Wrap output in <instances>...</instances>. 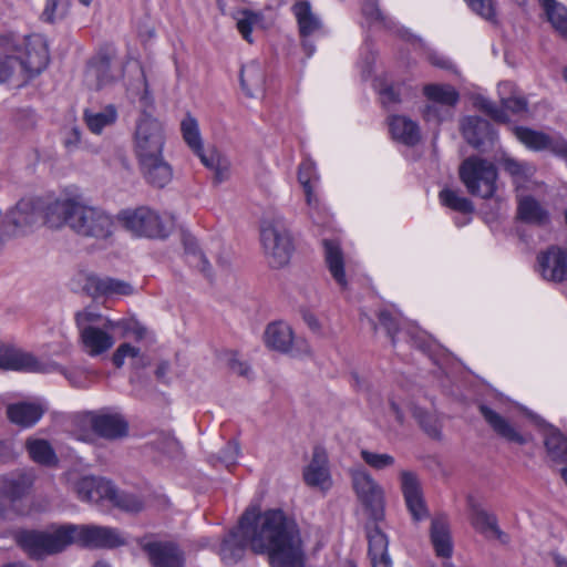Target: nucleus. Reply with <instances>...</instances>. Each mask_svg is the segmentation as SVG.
<instances>
[{"label":"nucleus","mask_w":567,"mask_h":567,"mask_svg":"<svg viewBox=\"0 0 567 567\" xmlns=\"http://www.w3.org/2000/svg\"><path fill=\"white\" fill-rule=\"evenodd\" d=\"M239 532L254 553L268 555L271 567H302L300 538L281 511L259 514L248 508L239 520Z\"/></svg>","instance_id":"obj_1"},{"label":"nucleus","mask_w":567,"mask_h":567,"mask_svg":"<svg viewBox=\"0 0 567 567\" xmlns=\"http://www.w3.org/2000/svg\"><path fill=\"white\" fill-rule=\"evenodd\" d=\"M17 544L33 559L64 550L71 544L90 548H114L124 544L116 529L96 525H62L45 530H21Z\"/></svg>","instance_id":"obj_2"},{"label":"nucleus","mask_w":567,"mask_h":567,"mask_svg":"<svg viewBox=\"0 0 567 567\" xmlns=\"http://www.w3.org/2000/svg\"><path fill=\"white\" fill-rule=\"evenodd\" d=\"M44 221L51 228L69 226L79 236L97 240L109 239L116 229L113 215L69 195L60 196L45 206Z\"/></svg>","instance_id":"obj_3"},{"label":"nucleus","mask_w":567,"mask_h":567,"mask_svg":"<svg viewBox=\"0 0 567 567\" xmlns=\"http://www.w3.org/2000/svg\"><path fill=\"white\" fill-rule=\"evenodd\" d=\"M260 241L268 264L272 268H281L289 262L293 252V243L282 216L274 214L261 220Z\"/></svg>","instance_id":"obj_4"},{"label":"nucleus","mask_w":567,"mask_h":567,"mask_svg":"<svg viewBox=\"0 0 567 567\" xmlns=\"http://www.w3.org/2000/svg\"><path fill=\"white\" fill-rule=\"evenodd\" d=\"M460 178L467 192L484 199L494 196L497 171L493 163L480 156H470L460 166Z\"/></svg>","instance_id":"obj_5"},{"label":"nucleus","mask_w":567,"mask_h":567,"mask_svg":"<svg viewBox=\"0 0 567 567\" xmlns=\"http://www.w3.org/2000/svg\"><path fill=\"white\" fill-rule=\"evenodd\" d=\"M133 144L136 159L159 156L165 145L163 124L151 114L143 112L136 122Z\"/></svg>","instance_id":"obj_6"},{"label":"nucleus","mask_w":567,"mask_h":567,"mask_svg":"<svg viewBox=\"0 0 567 567\" xmlns=\"http://www.w3.org/2000/svg\"><path fill=\"white\" fill-rule=\"evenodd\" d=\"M75 491L80 499L99 504L104 501L117 504L127 511H140L141 503L130 496H120L110 481L97 477H83L75 484Z\"/></svg>","instance_id":"obj_7"},{"label":"nucleus","mask_w":567,"mask_h":567,"mask_svg":"<svg viewBox=\"0 0 567 567\" xmlns=\"http://www.w3.org/2000/svg\"><path fill=\"white\" fill-rule=\"evenodd\" d=\"M116 220L136 237L163 238L167 236L161 216L145 206L123 209L117 214Z\"/></svg>","instance_id":"obj_8"},{"label":"nucleus","mask_w":567,"mask_h":567,"mask_svg":"<svg viewBox=\"0 0 567 567\" xmlns=\"http://www.w3.org/2000/svg\"><path fill=\"white\" fill-rule=\"evenodd\" d=\"M352 484L355 494L369 511L372 519L379 522L384 516L383 489L374 478L363 470L352 472Z\"/></svg>","instance_id":"obj_9"},{"label":"nucleus","mask_w":567,"mask_h":567,"mask_svg":"<svg viewBox=\"0 0 567 567\" xmlns=\"http://www.w3.org/2000/svg\"><path fill=\"white\" fill-rule=\"evenodd\" d=\"M79 426H90L100 437L118 440L126 436L128 424L118 413L86 412L78 417Z\"/></svg>","instance_id":"obj_10"},{"label":"nucleus","mask_w":567,"mask_h":567,"mask_svg":"<svg viewBox=\"0 0 567 567\" xmlns=\"http://www.w3.org/2000/svg\"><path fill=\"white\" fill-rule=\"evenodd\" d=\"M16 58L19 71L25 78L39 74L49 63V50L47 42L41 37H28L23 41V52L18 47Z\"/></svg>","instance_id":"obj_11"},{"label":"nucleus","mask_w":567,"mask_h":567,"mask_svg":"<svg viewBox=\"0 0 567 567\" xmlns=\"http://www.w3.org/2000/svg\"><path fill=\"white\" fill-rule=\"evenodd\" d=\"M141 547L152 567H184L185 555L177 544L168 540L144 538Z\"/></svg>","instance_id":"obj_12"},{"label":"nucleus","mask_w":567,"mask_h":567,"mask_svg":"<svg viewBox=\"0 0 567 567\" xmlns=\"http://www.w3.org/2000/svg\"><path fill=\"white\" fill-rule=\"evenodd\" d=\"M120 326L118 322L106 320L103 327L85 326L80 331L81 342L84 351L91 355H100L110 350L114 344L112 332Z\"/></svg>","instance_id":"obj_13"},{"label":"nucleus","mask_w":567,"mask_h":567,"mask_svg":"<svg viewBox=\"0 0 567 567\" xmlns=\"http://www.w3.org/2000/svg\"><path fill=\"white\" fill-rule=\"evenodd\" d=\"M302 477L308 486L320 491H328L332 486L329 457L323 447L313 449L311 460L303 468Z\"/></svg>","instance_id":"obj_14"},{"label":"nucleus","mask_w":567,"mask_h":567,"mask_svg":"<svg viewBox=\"0 0 567 567\" xmlns=\"http://www.w3.org/2000/svg\"><path fill=\"white\" fill-rule=\"evenodd\" d=\"M538 272L540 276L553 282L567 280V248L551 246L537 256Z\"/></svg>","instance_id":"obj_15"},{"label":"nucleus","mask_w":567,"mask_h":567,"mask_svg":"<svg viewBox=\"0 0 567 567\" xmlns=\"http://www.w3.org/2000/svg\"><path fill=\"white\" fill-rule=\"evenodd\" d=\"M466 501L473 527L486 537L507 544L509 536L499 528L496 516L486 512L474 496H467Z\"/></svg>","instance_id":"obj_16"},{"label":"nucleus","mask_w":567,"mask_h":567,"mask_svg":"<svg viewBox=\"0 0 567 567\" xmlns=\"http://www.w3.org/2000/svg\"><path fill=\"white\" fill-rule=\"evenodd\" d=\"M143 178L153 187L164 188L173 179V168L163 154L137 159Z\"/></svg>","instance_id":"obj_17"},{"label":"nucleus","mask_w":567,"mask_h":567,"mask_svg":"<svg viewBox=\"0 0 567 567\" xmlns=\"http://www.w3.org/2000/svg\"><path fill=\"white\" fill-rule=\"evenodd\" d=\"M401 488L408 509L413 518L415 520L425 518L427 511L422 497L417 476L412 472L403 471L401 473Z\"/></svg>","instance_id":"obj_18"},{"label":"nucleus","mask_w":567,"mask_h":567,"mask_svg":"<svg viewBox=\"0 0 567 567\" xmlns=\"http://www.w3.org/2000/svg\"><path fill=\"white\" fill-rule=\"evenodd\" d=\"M461 132L466 142L475 148L493 143L495 133L491 123L478 116H466L461 121Z\"/></svg>","instance_id":"obj_19"},{"label":"nucleus","mask_w":567,"mask_h":567,"mask_svg":"<svg viewBox=\"0 0 567 567\" xmlns=\"http://www.w3.org/2000/svg\"><path fill=\"white\" fill-rule=\"evenodd\" d=\"M40 216L39 202L32 198H22L7 213L6 219L18 230L24 231L37 225Z\"/></svg>","instance_id":"obj_20"},{"label":"nucleus","mask_w":567,"mask_h":567,"mask_svg":"<svg viewBox=\"0 0 567 567\" xmlns=\"http://www.w3.org/2000/svg\"><path fill=\"white\" fill-rule=\"evenodd\" d=\"M368 537V555L371 567H392V560L388 553V536L379 528V526L367 527Z\"/></svg>","instance_id":"obj_21"},{"label":"nucleus","mask_w":567,"mask_h":567,"mask_svg":"<svg viewBox=\"0 0 567 567\" xmlns=\"http://www.w3.org/2000/svg\"><path fill=\"white\" fill-rule=\"evenodd\" d=\"M34 476L31 472H18L7 475L1 481L0 494L11 503L27 496L33 485Z\"/></svg>","instance_id":"obj_22"},{"label":"nucleus","mask_w":567,"mask_h":567,"mask_svg":"<svg viewBox=\"0 0 567 567\" xmlns=\"http://www.w3.org/2000/svg\"><path fill=\"white\" fill-rule=\"evenodd\" d=\"M295 336L291 327L285 321H274L267 324L264 342L270 350L287 353L293 344Z\"/></svg>","instance_id":"obj_23"},{"label":"nucleus","mask_w":567,"mask_h":567,"mask_svg":"<svg viewBox=\"0 0 567 567\" xmlns=\"http://www.w3.org/2000/svg\"><path fill=\"white\" fill-rule=\"evenodd\" d=\"M0 369L17 371H45L29 353L17 348L0 344Z\"/></svg>","instance_id":"obj_24"},{"label":"nucleus","mask_w":567,"mask_h":567,"mask_svg":"<svg viewBox=\"0 0 567 567\" xmlns=\"http://www.w3.org/2000/svg\"><path fill=\"white\" fill-rule=\"evenodd\" d=\"M480 412L497 435L508 442L519 445L526 443V437L516 431V429L501 414L484 404L480 405Z\"/></svg>","instance_id":"obj_25"},{"label":"nucleus","mask_w":567,"mask_h":567,"mask_svg":"<svg viewBox=\"0 0 567 567\" xmlns=\"http://www.w3.org/2000/svg\"><path fill=\"white\" fill-rule=\"evenodd\" d=\"M87 286L95 296H131L134 293L131 284L111 277L91 276L87 279Z\"/></svg>","instance_id":"obj_26"},{"label":"nucleus","mask_w":567,"mask_h":567,"mask_svg":"<svg viewBox=\"0 0 567 567\" xmlns=\"http://www.w3.org/2000/svg\"><path fill=\"white\" fill-rule=\"evenodd\" d=\"M43 413V408L33 402H18L9 404L7 408V416L10 422L22 427L33 426Z\"/></svg>","instance_id":"obj_27"},{"label":"nucleus","mask_w":567,"mask_h":567,"mask_svg":"<svg viewBox=\"0 0 567 567\" xmlns=\"http://www.w3.org/2000/svg\"><path fill=\"white\" fill-rule=\"evenodd\" d=\"M389 125L393 138L406 146H414L421 141L419 124L406 116L394 115Z\"/></svg>","instance_id":"obj_28"},{"label":"nucleus","mask_w":567,"mask_h":567,"mask_svg":"<svg viewBox=\"0 0 567 567\" xmlns=\"http://www.w3.org/2000/svg\"><path fill=\"white\" fill-rule=\"evenodd\" d=\"M266 81L264 65L256 60L249 61L241 66L240 84L247 96L254 97L262 92Z\"/></svg>","instance_id":"obj_29"},{"label":"nucleus","mask_w":567,"mask_h":567,"mask_svg":"<svg viewBox=\"0 0 567 567\" xmlns=\"http://www.w3.org/2000/svg\"><path fill=\"white\" fill-rule=\"evenodd\" d=\"M322 245L324 248L326 265L332 278L342 289H346L348 282L344 274L343 252L340 248V245L337 241L330 239H324Z\"/></svg>","instance_id":"obj_30"},{"label":"nucleus","mask_w":567,"mask_h":567,"mask_svg":"<svg viewBox=\"0 0 567 567\" xmlns=\"http://www.w3.org/2000/svg\"><path fill=\"white\" fill-rule=\"evenodd\" d=\"M247 546H249V540L243 537L238 525L224 538L219 548V555L225 564H235L244 557Z\"/></svg>","instance_id":"obj_31"},{"label":"nucleus","mask_w":567,"mask_h":567,"mask_svg":"<svg viewBox=\"0 0 567 567\" xmlns=\"http://www.w3.org/2000/svg\"><path fill=\"white\" fill-rule=\"evenodd\" d=\"M16 39L12 34L0 35V83L6 82L19 69L16 52Z\"/></svg>","instance_id":"obj_32"},{"label":"nucleus","mask_w":567,"mask_h":567,"mask_svg":"<svg viewBox=\"0 0 567 567\" xmlns=\"http://www.w3.org/2000/svg\"><path fill=\"white\" fill-rule=\"evenodd\" d=\"M517 217L524 223L538 226L549 223L548 212L532 196H524L519 198Z\"/></svg>","instance_id":"obj_33"},{"label":"nucleus","mask_w":567,"mask_h":567,"mask_svg":"<svg viewBox=\"0 0 567 567\" xmlns=\"http://www.w3.org/2000/svg\"><path fill=\"white\" fill-rule=\"evenodd\" d=\"M195 154L200 158V162L205 167L214 172L215 181L221 183L229 176L230 163L223 156L216 148L204 150V146L199 152Z\"/></svg>","instance_id":"obj_34"},{"label":"nucleus","mask_w":567,"mask_h":567,"mask_svg":"<svg viewBox=\"0 0 567 567\" xmlns=\"http://www.w3.org/2000/svg\"><path fill=\"white\" fill-rule=\"evenodd\" d=\"M431 540L439 557L449 558L453 551V545L449 525L443 518L432 520Z\"/></svg>","instance_id":"obj_35"},{"label":"nucleus","mask_w":567,"mask_h":567,"mask_svg":"<svg viewBox=\"0 0 567 567\" xmlns=\"http://www.w3.org/2000/svg\"><path fill=\"white\" fill-rule=\"evenodd\" d=\"M25 449L30 458L40 465L54 466L59 462L53 447L47 440L30 437L25 442Z\"/></svg>","instance_id":"obj_36"},{"label":"nucleus","mask_w":567,"mask_h":567,"mask_svg":"<svg viewBox=\"0 0 567 567\" xmlns=\"http://www.w3.org/2000/svg\"><path fill=\"white\" fill-rule=\"evenodd\" d=\"M292 11L298 21L300 34L306 38L320 29L321 22L319 18L311 11L308 1L301 0L295 3Z\"/></svg>","instance_id":"obj_37"},{"label":"nucleus","mask_w":567,"mask_h":567,"mask_svg":"<svg viewBox=\"0 0 567 567\" xmlns=\"http://www.w3.org/2000/svg\"><path fill=\"white\" fill-rule=\"evenodd\" d=\"M424 95L432 103L451 110L460 99L457 91L451 85L427 84L423 89Z\"/></svg>","instance_id":"obj_38"},{"label":"nucleus","mask_w":567,"mask_h":567,"mask_svg":"<svg viewBox=\"0 0 567 567\" xmlns=\"http://www.w3.org/2000/svg\"><path fill=\"white\" fill-rule=\"evenodd\" d=\"M513 133L529 150L544 151L551 146V137L543 132L524 126H515L513 127Z\"/></svg>","instance_id":"obj_39"},{"label":"nucleus","mask_w":567,"mask_h":567,"mask_svg":"<svg viewBox=\"0 0 567 567\" xmlns=\"http://www.w3.org/2000/svg\"><path fill=\"white\" fill-rule=\"evenodd\" d=\"M544 444L548 456L557 463H567V437L558 430H546Z\"/></svg>","instance_id":"obj_40"},{"label":"nucleus","mask_w":567,"mask_h":567,"mask_svg":"<svg viewBox=\"0 0 567 567\" xmlns=\"http://www.w3.org/2000/svg\"><path fill=\"white\" fill-rule=\"evenodd\" d=\"M553 28L567 39V8L556 0H538Z\"/></svg>","instance_id":"obj_41"},{"label":"nucleus","mask_w":567,"mask_h":567,"mask_svg":"<svg viewBox=\"0 0 567 567\" xmlns=\"http://www.w3.org/2000/svg\"><path fill=\"white\" fill-rule=\"evenodd\" d=\"M116 118L117 112L113 105H107L99 112L84 111V121L89 130L94 134H100L104 127L112 125Z\"/></svg>","instance_id":"obj_42"},{"label":"nucleus","mask_w":567,"mask_h":567,"mask_svg":"<svg viewBox=\"0 0 567 567\" xmlns=\"http://www.w3.org/2000/svg\"><path fill=\"white\" fill-rule=\"evenodd\" d=\"M111 60L107 55L101 54L93 58L86 69V81L92 83L95 80V86L99 89L110 82Z\"/></svg>","instance_id":"obj_43"},{"label":"nucleus","mask_w":567,"mask_h":567,"mask_svg":"<svg viewBox=\"0 0 567 567\" xmlns=\"http://www.w3.org/2000/svg\"><path fill=\"white\" fill-rule=\"evenodd\" d=\"M499 165L508 173L514 183L520 185L528 181L535 173V167L527 162H519L508 155L499 158Z\"/></svg>","instance_id":"obj_44"},{"label":"nucleus","mask_w":567,"mask_h":567,"mask_svg":"<svg viewBox=\"0 0 567 567\" xmlns=\"http://www.w3.org/2000/svg\"><path fill=\"white\" fill-rule=\"evenodd\" d=\"M181 132L184 142L187 146L195 153L199 152L203 145V140L200 136L199 125L197 120L190 114L187 113L185 117L181 122Z\"/></svg>","instance_id":"obj_45"},{"label":"nucleus","mask_w":567,"mask_h":567,"mask_svg":"<svg viewBox=\"0 0 567 567\" xmlns=\"http://www.w3.org/2000/svg\"><path fill=\"white\" fill-rule=\"evenodd\" d=\"M317 179L316 165L311 159H305L299 165L298 181L301 184L309 206L317 204L312 182Z\"/></svg>","instance_id":"obj_46"},{"label":"nucleus","mask_w":567,"mask_h":567,"mask_svg":"<svg viewBox=\"0 0 567 567\" xmlns=\"http://www.w3.org/2000/svg\"><path fill=\"white\" fill-rule=\"evenodd\" d=\"M440 202L443 206L449 207L462 214H472L474 206L470 199L460 196L456 190L444 188L439 194Z\"/></svg>","instance_id":"obj_47"},{"label":"nucleus","mask_w":567,"mask_h":567,"mask_svg":"<svg viewBox=\"0 0 567 567\" xmlns=\"http://www.w3.org/2000/svg\"><path fill=\"white\" fill-rule=\"evenodd\" d=\"M125 359H131L132 363L136 368H143L147 364V361L144 355L141 354L138 348L131 346L130 343H122L113 354V363L121 368Z\"/></svg>","instance_id":"obj_48"},{"label":"nucleus","mask_w":567,"mask_h":567,"mask_svg":"<svg viewBox=\"0 0 567 567\" xmlns=\"http://www.w3.org/2000/svg\"><path fill=\"white\" fill-rule=\"evenodd\" d=\"M261 20L262 17L258 12H254L250 10H243L237 12L236 25L239 33L247 42L252 43L251 31L256 25H258L261 22Z\"/></svg>","instance_id":"obj_49"},{"label":"nucleus","mask_w":567,"mask_h":567,"mask_svg":"<svg viewBox=\"0 0 567 567\" xmlns=\"http://www.w3.org/2000/svg\"><path fill=\"white\" fill-rule=\"evenodd\" d=\"M71 0H45L41 19L49 23L63 20L70 9Z\"/></svg>","instance_id":"obj_50"},{"label":"nucleus","mask_w":567,"mask_h":567,"mask_svg":"<svg viewBox=\"0 0 567 567\" xmlns=\"http://www.w3.org/2000/svg\"><path fill=\"white\" fill-rule=\"evenodd\" d=\"M184 246L188 264L195 268H198L200 271L206 272L209 264L204 254L200 251L196 240L192 237H185Z\"/></svg>","instance_id":"obj_51"},{"label":"nucleus","mask_w":567,"mask_h":567,"mask_svg":"<svg viewBox=\"0 0 567 567\" xmlns=\"http://www.w3.org/2000/svg\"><path fill=\"white\" fill-rule=\"evenodd\" d=\"M362 460L375 470H383L394 464L395 460L388 453H374L368 450H361Z\"/></svg>","instance_id":"obj_52"},{"label":"nucleus","mask_w":567,"mask_h":567,"mask_svg":"<svg viewBox=\"0 0 567 567\" xmlns=\"http://www.w3.org/2000/svg\"><path fill=\"white\" fill-rule=\"evenodd\" d=\"M413 416L431 437L440 436V426L437 424V420L432 414L420 408H415L413 410Z\"/></svg>","instance_id":"obj_53"},{"label":"nucleus","mask_w":567,"mask_h":567,"mask_svg":"<svg viewBox=\"0 0 567 567\" xmlns=\"http://www.w3.org/2000/svg\"><path fill=\"white\" fill-rule=\"evenodd\" d=\"M473 12L482 17L483 19L495 22L496 10L493 0H464Z\"/></svg>","instance_id":"obj_54"},{"label":"nucleus","mask_w":567,"mask_h":567,"mask_svg":"<svg viewBox=\"0 0 567 567\" xmlns=\"http://www.w3.org/2000/svg\"><path fill=\"white\" fill-rule=\"evenodd\" d=\"M475 105L478 110L485 112L493 120L501 122V123L508 122V116L506 114V111L504 109H499L492 101L484 99V97H480L476 100Z\"/></svg>","instance_id":"obj_55"},{"label":"nucleus","mask_w":567,"mask_h":567,"mask_svg":"<svg viewBox=\"0 0 567 567\" xmlns=\"http://www.w3.org/2000/svg\"><path fill=\"white\" fill-rule=\"evenodd\" d=\"M110 320L109 318L103 317L101 313L95 312L91 309H84L80 311L75 316L76 324L82 330L83 327L87 326H100L103 327V323Z\"/></svg>","instance_id":"obj_56"},{"label":"nucleus","mask_w":567,"mask_h":567,"mask_svg":"<svg viewBox=\"0 0 567 567\" xmlns=\"http://www.w3.org/2000/svg\"><path fill=\"white\" fill-rule=\"evenodd\" d=\"M451 116V110L445 106L430 102L423 110V118L426 122H435L440 124L442 121Z\"/></svg>","instance_id":"obj_57"},{"label":"nucleus","mask_w":567,"mask_h":567,"mask_svg":"<svg viewBox=\"0 0 567 567\" xmlns=\"http://www.w3.org/2000/svg\"><path fill=\"white\" fill-rule=\"evenodd\" d=\"M378 318L391 338L392 344L395 346V334L399 331L396 318L389 310H380Z\"/></svg>","instance_id":"obj_58"},{"label":"nucleus","mask_w":567,"mask_h":567,"mask_svg":"<svg viewBox=\"0 0 567 567\" xmlns=\"http://www.w3.org/2000/svg\"><path fill=\"white\" fill-rule=\"evenodd\" d=\"M502 103L505 110L511 111L512 113L518 114L527 111V101L523 96H509L507 99H502Z\"/></svg>","instance_id":"obj_59"},{"label":"nucleus","mask_w":567,"mask_h":567,"mask_svg":"<svg viewBox=\"0 0 567 567\" xmlns=\"http://www.w3.org/2000/svg\"><path fill=\"white\" fill-rule=\"evenodd\" d=\"M362 13L370 21H384L377 0H365L362 6Z\"/></svg>","instance_id":"obj_60"},{"label":"nucleus","mask_w":567,"mask_h":567,"mask_svg":"<svg viewBox=\"0 0 567 567\" xmlns=\"http://www.w3.org/2000/svg\"><path fill=\"white\" fill-rule=\"evenodd\" d=\"M41 369H44L45 370L44 372L59 371L70 381V383L72 385H74V386L80 385V382L78 381V378H76L78 377L76 372L68 371V370L61 368L56 363H52V364H49V365H42L41 364Z\"/></svg>","instance_id":"obj_61"},{"label":"nucleus","mask_w":567,"mask_h":567,"mask_svg":"<svg viewBox=\"0 0 567 567\" xmlns=\"http://www.w3.org/2000/svg\"><path fill=\"white\" fill-rule=\"evenodd\" d=\"M381 99L383 104L399 103L400 93L394 86H386L381 91Z\"/></svg>","instance_id":"obj_62"},{"label":"nucleus","mask_w":567,"mask_h":567,"mask_svg":"<svg viewBox=\"0 0 567 567\" xmlns=\"http://www.w3.org/2000/svg\"><path fill=\"white\" fill-rule=\"evenodd\" d=\"M81 141V131L78 127H72L68 131L64 138V145L66 148H75Z\"/></svg>","instance_id":"obj_63"},{"label":"nucleus","mask_w":567,"mask_h":567,"mask_svg":"<svg viewBox=\"0 0 567 567\" xmlns=\"http://www.w3.org/2000/svg\"><path fill=\"white\" fill-rule=\"evenodd\" d=\"M158 449L165 453H175L179 450V443L172 435L165 434L163 436V444H158Z\"/></svg>","instance_id":"obj_64"}]
</instances>
